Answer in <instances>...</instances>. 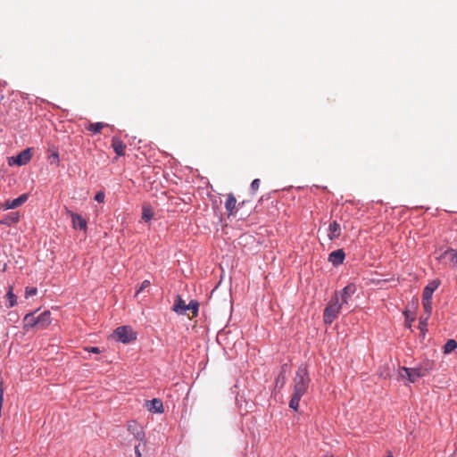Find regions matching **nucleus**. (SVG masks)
Returning a JSON list of instances; mask_svg holds the SVG:
<instances>
[{"instance_id":"nucleus-1","label":"nucleus","mask_w":457,"mask_h":457,"mask_svg":"<svg viewBox=\"0 0 457 457\" xmlns=\"http://www.w3.org/2000/svg\"><path fill=\"white\" fill-rule=\"evenodd\" d=\"M311 379L306 366L301 365L293 379V395L289 402V407L298 410L302 396L307 392Z\"/></svg>"},{"instance_id":"nucleus-2","label":"nucleus","mask_w":457,"mask_h":457,"mask_svg":"<svg viewBox=\"0 0 457 457\" xmlns=\"http://www.w3.org/2000/svg\"><path fill=\"white\" fill-rule=\"evenodd\" d=\"M434 363L431 361H424L414 368L402 367L400 376L408 378L411 383L416 382L420 378L427 376L433 369Z\"/></svg>"},{"instance_id":"nucleus-3","label":"nucleus","mask_w":457,"mask_h":457,"mask_svg":"<svg viewBox=\"0 0 457 457\" xmlns=\"http://www.w3.org/2000/svg\"><path fill=\"white\" fill-rule=\"evenodd\" d=\"M344 306L339 302V296L337 292H336L330 300L328 301L327 306L324 309L323 312V321L325 324H331L335 320H337L340 314V312Z\"/></svg>"},{"instance_id":"nucleus-4","label":"nucleus","mask_w":457,"mask_h":457,"mask_svg":"<svg viewBox=\"0 0 457 457\" xmlns=\"http://www.w3.org/2000/svg\"><path fill=\"white\" fill-rule=\"evenodd\" d=\"M199 303L197 301L192 300L188 304L181 298L180 295H177L175 303L172 306V311L179 315L186 314L187 311H191L192 317H196L198 314Z\"/></svg>"},{"instance_id":"nucleus-5","label":"nucleus","mask_w":457,"mask_h":457,"mask_svg":"<svg viewBox=\"0 0 457 457\" xmlns=\"http://www.w3.org/2000/svg\"><path fill=\"white\" fill-rule=\"evenodd\" d=\"M51 323V313L49 311H45L40 314L35 316V312H30V328L36 329L46 328Z\"/></svg>"},{"instance_id":"nucleus-6","label":"nucleus","mask_w":457,"mask_h":457,"mask_svg":"<svg viewBox=\"0 0 457 457\" xmlns=\"http://www.w3.org/2000/svg\"><path fill=\"white\" fill-rule=\"evenodd\" d=\"M113 336L118 341L128 344L137 338L135 332L128 326L119 327L114 330Z\"/></svg>"},{"instance_id":"nucleus-7","label":"nucleus","mask_w":457,"mask_h":457,"mask_svg":"<svg viewBox=\"0 0 457 457\" xmlns=\"http://www.w3.org/2000/svg\"><path fill=\"white\" fill-rule=\"evenodd\" d=\"M356 292V286L354 284H348L338 294L340 303L345 306L348 305L352 296Z\"/></svg>"},{"instance_id":"nucleus-8","label":"nucleus","mask_w":457,"mask_h":457,"mask_svg":"<svg viewBox=\"0 0 457 457\" xmlns=\"http://www.w3.org/2000/svg\"><path fill=\"white\" fill-rule=\"evenodd\" d=\"M29 162V147L23 149L18 155L8 158L9 166H21Z\"/></svg>"},{"instance_id":"nucleus-9","label":"nucleus","mask_w":457,"mask_h":457,"mask_svg":"<svg viewBox=\"0 0 457 457\" xmlns=\"http://www.w3.org/2000/svg\"><path fill=\"white\" fill-rule=\"evenodd\" d=\"M28 198H29V194L24 193L15 199L6 200L1 205V209H3V210L15 209V208L21 206V204H23L24 203H26Z\"/></svg>"},{"instance_id":"nucleus-10","label":"nucleus","mask_w":457,"mask_h":457,"mask_svg":"<svg viewBox=\"0 0 457 457\" xmlns=\"http://www.w3.org/2000/svg\"><path fill=\"white\" fill-rule=\"evenodd\" d=\"M128 431L134 436V437L139 441L145 439V434L143 427L135 420H131L128 423Z\"/></svg>"},{"instance_id":"nucleus-11","label":"nucleus","mask_w":457,"mask_h":457,"mask_svg":"<svg viewBox=\"0 0 457 457\" xmlns=\"http://www.w3.org/2000/svg\"><path fill=\"white\" fill-rule=\"evenodd\" d=\"M71 218L72 227L75 229L87 230V225L86 220L79 214L68 211Z\"/></svg>"},{"instance_id":"nucleus-12","label":"nucleus","mask_w":457,"mask_h":457,"mask_svg":"<svg viewBox=\"0 0 457 457\" xmlns=\"http://www.w3.org/2000/svg\"><path fill=\"white\" fill-rule=\"evenodd\" d=\"M440 285V280L434 279L430 281L424 288L422 293V299L432 300L433 293L437 289Z\"/></svg>"},{"instance_id":"nucleus-13","label":"nucleus","mask_w":457,"mask_h":457,"mask_svg":"<svg viewBox=\"0 0 457 457\" xmlns=\"http://www.w3.org/2000/svg\"><path fill=\"white\" fill-rule=\"evenodd\" d=\"M345 258V253L343 249H337L333 251L328 255V262H331L334 266H338L344 262Z\"/></svg>"},{"instance_id":"nucleus-14","label":"nucleus","mask_w":457,"mask_h":457,"mask_svg":"<svg viewBox=\"0 0 457 457\" xmlns=\"http://www.w3.org/2000/svg\"><path fill=\"white\" fill-rule=\"evenodd\" d=\"M341 226L337 220H334L329 223L328 228V237L329 240L337 239L341 236Z\"/></svg>"},{"instance_id":"nucleus-15","label":"nucleus","mask_w":457,"mask_h":457,"mask_svg":"<svg viewBox=\"0 0 457 457\" xmlns=\"http://www.w3.org/2000/svg\"><path fill=\"white\" fill-rule=\"evenodd\" d=\"M145 406L147 410L154 413H162L163 412V403L162 400L158 398H154L150 401H146Z\"/></svg>"},{"instance_id":"nucleus-16","label":"nucleus","mask_w":457,"mask_h":457,"mask_svg":"<svg viewBox=\"0 0 457 457\" xmlns=\"http://www.w3.org/2000/svg\"><path fill=\"white\" fill-rule=\"evenodd\" d=\"M112 147L118 156H123L125 154L126 145L119 137H112Z\"/></svg>"},{"instance_id":"nucleus-17","label":"nucleus","mask_w":457,"mask_h":457,"mask_svg":"<svg viewBox=\"0 0 457 457\" xmlns=\"http://www.w3.org/2000/svg\"><path fill=\"white\" fill-rule=\"evenodd\" d=\"M228 215H234L237 212V199L233 194H229L225 203Z\"/></svg>"},{"instance_id":"nucleus-18","label":"nucleus","mask_w":457,"mask_h":457,"mask_svg":"<svg viewBox=\"0 0 457 457\" xmlns=\"http://www.w3.org/2000/svg\"><path fill=\"white\" fill-rule=\"evenodd\" d=\"M19 220H20L19 212H12L6 214L4 216V218L0 220V225L11 226L12 224L18 222Z\"/></svg>"},{"instance_id":"nucleus-19","label":"nucleus","mask_w":457,"mask_h":457,"mask_svg":"<svg viewBox=\"0 0 457 457\" xmlns=\"http://www.w3.org/2000/svg\"><path fill=\"white\" fill-rule=\"evenodd\" d=\"M444 255L449 259L453 267H457V250H447L445 252Z\"/></svg>"},{"instance_id":"nucleus-20","label":"nucleus","mask_w":457,"mask_h":457,"mask_svg":"<svg viewBox=\"0 0 457 457\" xmlns=\"http://www.w3.org/2000/svg\"><path fill=\"white\" fill-rule=\"evenodd\" d=\"M154 217V211L150 205H144L142 212V220L148 222Z\"/></svg>"},{"instance_id":"nucleus-21","label":"nucleus","mask_w":457,"mask_h":457,"mask_svg":"<svg viewBox=\"0 0 457 457\" xmlns=\"http://www.w3.org/2000/svg\"><path fill=\"white\" fill-rule=\"evenodd\" d=\"M106 126V124L103 122H96V123H90L88 127L87 128V130L98 134L101 133L102 129Z\"/></svg>"},{"instance_id":"nucleus-22","label":"nucleus","mask_w":457,"mask_h":457,"mask_svg":"<svg viewBox=\"0 0 457 457\" xmlns=\"http://www.w3.org/2000/svg\"><path fill=\"white\" fill-rule=\"evenodd\" d=\"M457 348V341L454 339H449L444 346V353H450Z\"/></svg>"},{"instance_id":"nucleus-23","label":"nucleus","mask_w":457,"mask_h":457,"mask_svg":"<svg viewBox=\"0 0 457 457\" xmlns=\"http://www.w3.org/2000/svg\"><path fill=\"white\" fill-rule=\"evenodd\" d=\"M422 305L424 310V314L426 316H429L432 313V300L422 299Z\"/></svg>"},{"instance_id":"nucleus-24","label":"nucleus","mask_w":457,"mask_h":457,"mask_svg":"<svg viewBox=\"0 0 457 457\" xmlns=\"http://www.w3.org/2000/svg\"><path fill=\"white\" fill-rule=\"evenodd\" d=\"M151 286V282L150 280L148 279H145L144 280L140 287H138V289L137 290L136 292V295H139L140 293H142L145 289L148 288L149 287Z\"/></svg>"},{"instance_id":"nucleus-25","label":"nucleus","mask_w":457,"mask_h":457,"mask_svg":"<svg viewBox=\"0 0 457 457\" xmlns=\"http://www.w3.org/2000/svg\"><path fill=\"white\" fill-rule=\"evenodd\" d=\"M429 319V316L421 315L420 318V328L421 330H424L428 326V320Z\"/></svg>"},{"instance_id":"nucleus-26","label":"nucleus","mask_w":457,"mask_h":457,"mask_svg":"<svg viewBox=\"0 0 457 457\" xmlns=\"http://www.w3.org/2000/svg\"><path fill=\"white\" fill-rule=\"evenodd\" d=\"M260 184H261V181L259 179H255L252 181L251 183V189L253 191V192H256L258 189H259V187H260Z\"/></svg>"},{"instance_id":"nucleus-27","label":"nucleus","mask_w":457,"mask_h":457,"mask_svg":"<svg viewBox=\"0 0 457 457\" xmlns=\"http://www.w3.org/2000/svg\"><path fill=\"white\" fill-rule=\"evenodd\" d=\"M104 198H105V195L103 191L97 192L96 195H95V200L97 201L98 203H104Z\"/></svg>"},{"instance_id":"nucleus-28","label":"nucleus","mask_w":457,"mask_h":457,"mask_svg":"<svg viewBox=\"0 0 457 457\" xmlns=\"http://www.w3.org/2000/svg\"><path fill=\"white\" fill-rule=\"evenodd\" d=\"M7 296H8V299L10 300V306H13L14 305L15 295L12 294V291H9L7 293Z\"/></svg>"},{"instance_id":"nucleus-29","label":"nucleus","mask_w":457,"mask_h":457,"mask_svg":"<svg viewBox=\"0 0 457 457\" xmlns=\"http://www.w3.org/2000/svg\"><path fill=\"white\" fill-rule=\"evenodd\" d=\"M87 350L88 352L94 353H100V350H99L98 347H90V348H87Z\"/></svg>"},{"instance_id":"nucleus-30","label":"nucleus","mask_w":457,"mask_h":457,"mask_svg":"<svg viewBox=\"0 0 457 457\" xmlns=\"http://www.w3.org/2000/svg\"><path fill=\"white\" fill-rule=\"evenodd\" d=\"M135 454H136V457H142V454H141L138 445L135 446Z\"/></svg>"},{"instance_id":"nucleus-31","label":"nucleus","mask_w":457,"mask_h":457,"mask_svg":"<svg viewBox=\"0 0 457 457\" xmlns=\"http://www.w3.org/2000/svg\"><path fill=\"white\" fill-rule=\"evenodd\" d=\"M58 158H59L58 154H54L51 156L52 162H54V161L58 162Z\"/></svg>"},{"instance_id":"nucleus-32","label":"nucleus","mask_w":457,"mask_h":457,"mask_svg":"<svg viewBox=\"0 0 457 457\" xmlns=\"http://www.w3.org/2000/svg\"><path fill=\"white\" fill-rule=\"evenodd\" d=\"M29 294H30V296L35 295L37 294V288L36 287H30Z\"/></svg>"},{"instance_id":"nucleus-33","label":"nucleus","mask_w":457,"mask_h":457,"mask_svg":"<svg viewBox=\"0 0 457 457\" xmlns=\"http://www.w3.org/2000/svg\"><path fill=\"white\" fill-rule=\"evenodd\" d=\"M29 295V286H28V287H25V288H24V295L26 298H28Z\"/></svg>"},{"instance_id":"nucleus-34","label":"nucleus","mask_w":457,"mask_h":457,"mask_svg":"<svg viewBox=\"0 0 457 457\" xmlns=\"http://www.w3.org/2000/svg\"><path fill=\"white\" fill-rule=\"evenodd\" d=\"M284 380H285V378H284V377H282L281 375H279V376L278 377V381L282 382V384L284 383Z\"/></svg>"},{"instance_id":"nucleus-35","label":"nucleus","mask_w":457,"mask_h":457,"mask_svg":"<svg viewBox=\"0 0 457 457\" xmlns=\"http://www.w3.org/2000/svg\"><path fill=\"white\" fill-rule=\"evenodd\" d=\"M284 380H285V378H284V377H282L281 375H279V376L278 377V381L282 382V384L284 383Z\"/></svg>"},{"instance_id":"nucleus-36","label":"nucleus","mask_w":457,"mask_h":457,"mask_svg":"<svg viewBox=\"0 0 457 457\" xmlns=\"http://www.w3.org/2000/svg\"><path fill=\"white\" fill-rule=\"evenodd\" d=\"M28 319H29V313L25 314L24 319H23L24 322H25Z\"/></svg>"},{"instance_id":"nucleus-37","label":"nucleus","mask_w":457,"mask_h":457,"mask_svg":"<svg viewBox=\"0 0 457 457\" xmlns=\"http://www.w3.org/2000/svg\"><path fill=\"white\" fill-rule=\"evenodd\" d=\"M386 457H393V455H392V454H389V455H387Z\"/></svg>"},{"instance_id":"nucleus-38","label":"nucleus","mask_w":457,"mask_h":457,"mask_svg":"<svg viewBox=\"0 0 457 457\" xmlns=\"http://www.w3.org/2000/svg\"><path fill=\"white\" fill-rule=\"evenodd\" d=\"M323 457H333V456H332V455H330V456L325 455V456H323Z\"/></svg>"}]
</instances>
